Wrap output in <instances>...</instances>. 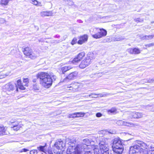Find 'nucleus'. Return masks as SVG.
<instances>
[{"mask_svg": "<svg viewBox=\"0 0 154 154\" xmlns=\"http://www.w3.org/2000/svg\"><path fill=\"white\" fill-rule=\"evenodd\" d=\"M79 59V58L77 57H76L73 60L72 62V63L73 64H76V63H78L81 60Z\"/></svg>", "mask_w": 154, "mask_h": 154, "instance_id": "nucleus-31", "label": "nucleus"}, {"mask_svg": "<svg viewBox=\"0 0 154 154\" xmlns=\"http://www.w3.org/2000/svg\"><path fill=\"white\" fill-rule=\"evenodd\" d=\"M38 151L36 149H33L30 151V154H37Z\"/></svg>", "mask_w": 154, "mask_h": 154, "instance_id": "nucleus-41", "label": "nucleus"}, {"mask_svg": "<svg viewBox=\"0 0 154 154\" xmlns=\"http://www.w3.org/2000/svg\"><path fill=\"white\" fill-rule=\"evenodd\" d=\"M127 51L131 54H134V49L132 48H129L127 49Z\"/></svg>", "mask_w": 154, "mask_h": 154, "instance_id": "nucleus-40", "label": "nucleus"}, {"mask_svg": "<svg viewBox=\"0 0 154 154\" xmlns=\"http://www.w3.org/2000/svg\"><path fill=\"white\" fill-rule=\"evenodd\" d=\"M112 149L114 152L116 154H121L124 150L122 143L119 138H115L112 140Z\"/></svg>", "mask_w": 154, "mask_h": 154, "instance_id": "nucleus-3", "label": "nucleus"}, {"mask_svg": "<svg viewBox=\"0 0 154 154\" xmlns=\"http://www.w3.org/2000/svg\"><path fill=\"white\" fill-rule=\"evenodd\" d=\"M30 2L35 5H37L38 3V2L36 0H31Z\"/></svg>", "mask_w": 154, "mask_h": 154, "instance_id": "nucleus-42", "label": "nucleus"}, {"mask_svg": "<svg viewBox=\"0 0 154 154\" xmlns=\"http://www.w3.org/2000/svg\"><path fill=\"white\" fill-rule=\"evenodd\" d=\"M37 78L40 79L41 83L43 86L48 88L51 85L53 80H55L56 77L52 74L49 75L46 72H41L37 74Z\"/></svg>", "mask_w": 154, "mask_h": 154, "instance_id": "nucleus-1", "label": "nucleus"}, {"mask_svg": "<svg viewBox=\"0 0 154 154\" xmlns=\"http://www.w3.org/2000/svg\"><path fill=\"white\" fill-rule=\"evenodd\" d=\"M117 124L120 125H125L130 126L132 125V124L129 122H125L122 120H119L117 121Z\"/></svg>", "mask_w": 154, "mask_h": 154, "instance_id": "nucleus-15", "label": "nucleus"}, {"mask_svg": "<svg viewBox=\"0 0 154 154\" xmlns=\"http://www.w3.org/2000/svg\"><path fill=\"white\" fill-rule=\"evenodd\" d=\"M117 110V109L115 107H112L110 109L107 110V112L109 114L116 113Z\"/></svg>", "mask_w": 154, "mask_h": 154, "instance_id": "nucleus-23", "label": "nucleus"}, {"mask_svg": "<svg viewBox=\"0 0 154 154\" xmlns=\"http://www.w3.org/2000/svg\"><path fill=\"white\" fill-rule=\"evenodd\" d=\"M47 146V144L45 143L44 146H40L39 147H38L37 148L40 151L43 152L45 153H47V152H45L46 150L45 149V147Z\"/></svg>", "mask_w": 154, "mask_h": 154, "instance_id": "nucleus-22", "label": "nucleus"}, {"mask_svg": "<svg viewBox=\"0 0 154 154\" xmlns=\"http://www.w3.org/2000/svg\"><path fill=\"white\" fill-rule=\"evenodd\" d=\"M9 1V0H1V4L5 5H7Z\"/></svg>", "mask_w": 154, "mask_h": 154, "instance_id": "nucleus-34", "label": "nucleus"}, {"mask_svg": "<svg viewBox=\"0 0 154 154\" xmlns=\"http://www.w3.org/2000/svg\"><path fill=\"white\" fill-rule=\"evenodd\" d=\"M5 21V20L4 19L2 18H0V23H4Z\"/></svg>", "mask_w": 154, "mask_h": 154, "instance_id": "nucleus-49", "label": "nucleus"}, {"mask_svg": "<svg viewBox=\"0 0 154 154\" xmlns=\"http://www.w3.org/2000/svg\"><path fill=\"white\" fill-rule=\"evenodd\" d=\"M45 152H47V153H46V154H53L52 151L50 150H46Z\"/></svg>", "mask_w": 154, "mask_h": 154, "instance_id": "nucleus-48", "label": "nucleus"}, {"mask_svg": "<svg viewBox=\"0 0 154 154\" xmlns=\"http://www.w3.org/2000/svg\"><path fill=\"white\" fill-rule=\"evenodd\" d=\"M88 38V36L86 35L80 37V39L78 41V43L80 45H82L85 42L87 41Z\"/></svg>", "mask_w": 154, "mask_h": 154, "instance_id": "nucleus-10", "label": "nucleus"}, {"mask_svg": "<svg viewBox=\"0 0 154 154\" xmlns=\"http://www.w3.org/2000/svg\"><path fill=\"white\" fill-rule=\"evenodd\" d=\"M143 49H146V48H145V47H144L143 48Z\"/></svg>", "mask_w": 154, "mask_h": 154, "instance_id": "nucleus-63", "label": "nucleus"}, {"mask_svg": "<svg viewBox=\"0 0 154 154\" xmlns=\"http://www.w3.org/2000/svg\"><path fill=\"white\" fill-rule=\"evenodd\" d=\"M111 41V39L110 37H108L105 38L102 41V42L105 43L107 42H109Z\"/></svg>", "mask_w": 154, "mask_h": 154, "instance_id": "nucleus-30", "label": "nucleus"}, {"mask_svg": "<svg viewBox=\"0 0 154 154\" xmlns=\"http://www.w3.org/2000/svg\"><path fill=\"white\" fill-rule=\"evenodd\" d=\"M102 114L100 112H98L96 114V116L97 117H100L102 116Z\"/></svg>", "mask_w": 154, "mask_h": 154, "instance_id": "nucleus-46", "label": "nucleus"}, {"mask_svg": "<svg viewBox=\"0 0 154 154\" xmlns=\"http://www.w3.org/2000/svg\"><path fill=\"white\" fill-rule=\"evenodd\" d=\"M154 46V43H152L145 45V46L146 47H150Z\"/></svg>", "mask_w": 154, "mask_h": 154, "instance_id": "nucleus-43", "label": "nucleus"}, {"mask_svg": "<svg viewBox=\"0 0 154 154\" xmlns=\"http://www.w3.org/2000/svg\"><path fill=\"white\" fill-rule=\"evenodd\" d=\"M152 109H154V106H152V108H151V111H152L153 112V111L152 110Z\"/></svg>", "mask_w": 154, "mask_h": 154, "instance_id": "nucleus-57", "label": "nucleus"}, {"mask_svg": "<svg viewBox=\"0 0 154 154\" xmlns=\"http://www.w3.org/2000/svg\"><path fill=\"white\" fill-rule=\"evenodd\" d=\"M74 4V2L71 1H69V2L68 3V5H72Z\"/></svg>", "mask_w": 154, "mask_h": 154, "instance_id": "nucleus-51", "label": "nucleus"}, {"mask_svg": "<svg viewBox=\"0 0 154 154\" xmlns=\"http://www.w3.org/2000/svg\"><path fill=\"white\" fill-rule=\"evenodd\" d=\"M10 73H7L4 75H0V79H2L8 76Z\"/></svg>", "mask_w": 154, "mask_h": 154, "instance_id": "nucleus-38", "label": "nucleus"}, {"mask_svg": "<svg viewBox=\"0 0 154 154\" xmlns=\"http://www.w3.org/2000/svg\"><path fill=\"white\" fill-rule=\"evenodd\" d=\"M77 74L78 72H74L70 73L66 78L69 80H72L76 77Z\"/></svg>", "mask_w": 154, "mask_h": 154, "instance_id": "nucleus-16", "label": "nucleus"}, {"mask_svg": "<svg viewBox=\"0 0 154 154\" xmlns=\"http://www.w3.org/2000/svg\"><path fill=\"white\" fill-rule=\"evenodd\" d=\"M33 82H36V80H35V79L33 80Z\"/></svg>", "mask_w": 154, "mask_h": 154, "instance_id": "nucleus-61", "label": "nucleus"}, {"mask_svg": "<svg viewBox=\"0 0 154 154\" xmlns=\"http://www.w3.org/2000/svg\"><path fill=\"white\" fill-rule=\"evenodd\" d=\"M53 14L51 11H42L41 12L40 14L42 17H44L46 16H51L53 15Z\"/></svg>", "mask_w": 154, "mask_h": 154, "instance_id": "nucleus-18", "label": "nucleus"}, {"mask_svg": "<svg viewBox=\"0 0 154 154\" xmlns=\"http://www.w3.org/2000/svg\"><path fill=\"white\" fill-rule=\"evenodd\" d=\"M18 87L19 89H20L21 90H24L25 89V88L23 85H22L20 86H19V87Z\"/></svg>", "mask_w": 154, "mask_h": 154, "instance_id": "nucleus-47", "label": "nucleus"}, {"mask_svg": "<svg viewBox=\"0 0 154 154\" xmlns=\"http://www.w3.org/2000/svg\"><path fill=\"white\" fill-rule=\"evenodd\" d=\"M99 31L100 34L101 35V38L105 36L107 34V31L105 29H99Z\"/></svg>", "mask_w": 154, "mask_h": 154, "instance_id": "nucleus-25", "label": "nucleus"}, {"mask_svg": "<svg viewBox=\"0 0 154 154\" xmlns=\"http://www.w3.org/2000/svg\"><path fill=\"white\" fill-rule=\"evenodd\" d=\"M134 54H139L140 53V51L138 48H133Z\"/></svg>", "mask_w": 154, "mask_h": 154, "instance_id": "nucleus-32", "label": "nucleus"}, {"mask_svg": "<svg viewBox=\"0 0 154 154\" xmlns=\"http://www.w3.org/2000/svg\"><path fill=\"white\" fill-rule=\"evenodd\" d=\"M125 39L124 37V36H119L118 37H116L115 38V39L114 41H119L121 40H122Z\"/></svg>", "mask_w": 154, "mask_h": 154, "instance_id": "nucleus-33", "label": "nucleus"}, {"mask_svg": "<svg viewBox=\"0 0 154 154\" xmlns=\"http://www.w3.org/2000/svg\"><path fill=\"white\" fill-rule=\"evenodd\" d=\"M23 81L24 83H25V85L27 86V84L29 82V79L27 78H24L23 79Z\"/></svg>", "mask_w": 154, "mask_h": 154, "instance_id": "nucleus-37", "label": "nucleus"}, {"mask_svg": "<svg viewBox=\"0 0 154 154\" xmlns=\"http://www.w3.org/2000/svg\"><path fill=\"white\" fill-rule=\"evenodd\" d=\"M3 88L4 91L6 92L8 94H11L12 92L15 89V87L11 82H9L5 84Z\"/></svg>", "mask_w": 154, "mask_h": 154, "instance_id": "nucleus-5", "label": "nucleus"}, {"mask_svg": "<svg viewBox=\"0 0 154 154\" xmlns=\"http://www.w3.org/2000/svg\"><path fill=\"white\" fill-rule=\"evenodd\" d=\"M152 110L153 111H154V109H152Z\"/></svg>", "mask_w": 154, "mask_h": 154, "instance_id": "nucleus-64", "label": "nucleus"}, {"mask_svg": "<svg viewBox=\"0 0 154 154\" xmlns=\"http://www.w3.org/2000/svg\"><path fill=\"white\" fill-rule=\"evenodd\" d=\"M99 145L100 149H94V154H109L108 145L106 142L101 141Z\"/></svg>", "mask_w": 154, "mask_h": 154, "instance_id": "nucleus-4", "label": "nucleus"}, {"mask_svg": "<svg viewBox=\"0 0 154 154\" xmlns=\"http://www.w3.org/2000/svg\"><path fill=\"white\" fill-rule=\"evenodd\" d=\"M109 133H110V134H113V132L112 131V132H109Z\"/></svg>", "mask_w": 154, "mask_h": 154, "instance_id": "nucleus-58", "label": "nucleus"}, {"mask_svg": "<svg viewBox=\"0 0 154 154\" xmlns=\"http://www.w3.org/2000/svg\"><path fill=\"white\" fill-rule=\"evenodd\" d=\"M144 150H143L142 151V154H148L147 152L146 151H145V152L144 151Z\"/></svg>", "mask_w": 154, "mask_h": 154, "instance_id": "nucleus-54", "label": "nucleus"}, {"mask_svg": "<svg viewBox=\"0 0 154 154\" xmlns=\"http://www.w3.org/2000/svg\"><path fill=\"white\" fill-rule=\"evenodd\" d=\"M67 37V36L66 35H65L63 37V40H65V39Z\"/></svg>", "mask_w": 154, "mask_h": 154, "instance_id": "nucleus-55", "label": "nucleus"}, {"mask_svg": "<svg viewBox=\"0 0 154 154\" xmlns=\"http://www.w3.org/2000/svg\"><path fill=\"white\" fill-rule=\"evenodd\" d=\"M143 80L145 81L144 82H147L150 83H152L154 82V79H149L148 80H147L146 79H144Z\"/></svg>", "mask_w": 154, "mask_h": 154, "instance_id": "nucleus-39", "label": "nucleus"}, {"mask_svg": "<svg viewBox=\"0 0 154 154\" xmlns=\"http://www.w3.org/2000/svg\"><path fill=\"white\" fill-rule=\"evenodd\" d=\"M154 23V21H152L151 22V23Z\"/></svg>", "mask_w": 154, "mask_h": 154, "instance_id": "nucleus-62", "label": "nucleus"}, {"mask_svg": "<svg viewBox=\"0 0 154 154\" xmlns=\"http://www.w3.org/2000/svg\"><path fill=\"white\" fill-rule=\"evenodd\" d=\"M83 144H78L75 147V152L76 154H81V152L83 151Z\"/></svg>", "mask_w": 154, "mask_h": 154, "instance_id": "nucleus-9", "label": "nucleus"}, {"mask_svg": "<svg viewBox=\"0 0 154 154\" xmlns=\"http://www.w3.org/2000/svg\"><path fill=\"white\" fill-rule=\"evenodd\" d=\"M85 53L84 52H82L79 53L77 57L79 58V60H81L82 59V58L85 56Z\"/></svg>", "mask_w": 154, "mask_h": 154, "instance_id": "nucleus-28", "label": "nucleus"}, {"mask_svg": "<svg viewBox=\"0 0 154 154\" xmlns=\"http://www.w3.org/2000/svg\"><path fill=\"white\" fill-rule=\"evenodd\" d=\"M66 154H76V153L75 152V151H73V152H71L70 151H67L66 152Z\"/></svg>", "mask_w": 154, "mask_h": 154, "instance_id": "nucleus-45", "label": "nucleus"}, {"mask_svg": "<svg viewBox=\"0 0 154 154\" xmlns=\"http://www.w3.org/2000/svg\"><path fill=\"white\" fill-rule=\"evenodd\" d=\"M91 147L88 148H84L83 151L84 152V154H91L92 153V149Z\"/></svg>", "mask_w": 154, "mask_h": 154, "instance_id": "nucleus-21", "label": "nucleus"}, {"mask_svg": "<svg viewBox=\"0 0 154 154\" xmlns=\"http://www.w3.org/2000/svg\"><path fill=\"white\" fill-rule=\"evenodd\" d=\"M109 94H96L94 93H91L88 96H85V97H91L92 98H96L97 97L96 96H99L100 97H103L106 96Z\"/></svg>", "mask_w": 154, "mask_h": 154, "instance_id": "nucleus-11", "label": "nucleus"}, {"mask_svg": "<svg viewBox=\"0 0 154 154\" xmlns=\"http://www.w3.org/2000/svg\"><path fill=\"white\" fill-rule=\"evenodd\" d=\"M151 28V27L150 26H147V27L145 28L150 29Z\"/></svg>", "mask_w": 154, "mask_h": 154, "instance_id": "nucleus-56", "label": "nucleus"}, {"mask_svg": "<svg viewBox=\"0 0 154 154\" xmlns=\"http://www.w3.org/2000/svg\"><path fill=\"white\" fill-rule=\"evenodd\" d=\"M147 146L150 147H148L146 149H147V150H149V151H151L152 152L151 153V154H154V147H152L151 146L147 144Z\"/></svg>", "mask_w": 154, "mask_h": 154, "instance_id": "nucleus-27", "label": "nucleus"}, {"mask_svg": "<svg viewBox=\"0 0 154 154\" xmlns=\"http://www.w3.org/2000/svg\"><path fill=\"white\" fill-rule=\"evenodd\" d=\"M82 61L83 62H84V63H85V64L86 65V66H87L89 65V64H88L87 63V62L84 60H82Z\"/></svg>", "mask_w": 154, "mask_h": 154, "instance_id": "nucleus-52", "label": "nucleus"}, {"mask_svg": "<svg viewBox=\"0 0 154 154\" xmlns=\"http://www.w3.org/2000/svg\"><path fill=\"white\" fill-rule=\"evenodd\" d=\"M71 68L69 66H65L61 68V69L63 74L66 72L67 71L70 69Z\"/></svg>", "mask_w": 154, "mask_h": 154, "instance_id": "nucleus-24", "label": "nucleus"}, {"mask_svg": "<svg viewBox=\"0 0 154 154\" xmlns=\"http://www.w3.org/2000/svg\"><path fill=\"white\" fill-rule=\"evenodd\" d=\"M154 36V35H140L139 37L140 39L142 40H149L152 39Z\"/></svg>", "mask_w": 154, "mask_h": 154, "instance_id": "nucleus-14", "label": "nucleus"}, {"mask_svg": "<svg viewBox=\"0 0 154 154\" xmlns=\"http://www.w3.org/2000/svg\"><path fill=\"white\" fill-rule=\"evenodd\" d=\"M21 85V81L20 80H18L17 81V84H15V88H16V91H18V88L19 86Z\"/></svg>", "mask_w": 154, "mask_h": 154, "instance_id": "nucleus-29", "label": "nucleus"}, {"mask_svg": "<svg viewBox=\"0 0 154 154\" xmlns=\"http://www.w3.org/2000/svg\"><path fill=\"white\" fill-rule=\"evenodd\" d=\"M148 147V146H147L146 143L141 141L137 140L130 147L129 154H142L143 150H145Z\"/></svg>", "mask_w": 154, "mask_h": 154, "instance_id": "nucleus-2", "label": "nucleus"}, {"mask_svg": "<svg viewBox=\"0 0 154 154\" xmlns=\"http://www.w3.org/2000/svg\"><path fill=\"white\" fill-rule=\"evenodd\" d=\"M101 35L100 34V32L99 31L97 32L95 34L92 35V36L96 39L99 38H101Z\"/></svg>", "mask_w": 154, "mask_h": 154, "instance_id": "nucleus-26", "label": "nucleus"}, {"mask_svg": "<svg viewBox=\"0 0 154 154\" xmlns=\"http://www.w3.org/2000/svg\"><path fill=\"white\" fill-rule=\"evenodd\" d=\"M23 52L26 56L32 59H34L37 56L36 55L32 52V49L29 47H26L24 48Z\"/></svg>", "mask_w": 154, "mask_h": 154, "instance_id": "nucleus-6", "label": "nucleus"}, {"mask_svg": "<svg viewBox=\"0 0 154 154\" xmlns=\"http://www.w3.org/2000/svg\"><path fill=\"white\" fill-rule=\"evenodd\" d=\"M69 88H70L69 89L70 90H71L72 89V87H69Z\"/></svg>", "mask_w": 154, "mask_h": 154, "instance_id": "nucleus-60", "label": "nucleus"}, {"mask_svg": "<svg viewBox=\"0 0 154 154\" xmlns=\"http://www.w3.org/2000/svg\"><path fill=\"white\" fill-rule=\"evenodd\" d=\"M11 125L12 126L11 128H13L14 131H17L22 126V125L16 120L14 121V120H11Z\"/></svg>", "mask_w": 154, "mask_h": 154, "instance_id": "nucleus-7", "label": "nucleus"}, {"mask_svg": "<svg viewBox=\"0 0 154 154\" xmlns=\"http://www.w3.org/2000/svg\"><path fill=\"white\" fill-rule=\"evenodd\" d=\"M90 143L88 139H85L83 140V143L82 144H83L84 148H88L91 147L89 145Z\"/></svg>", "mask_w": 154, "mask_h": 154, "instance_id": "nucleus-17", "label": "nucleus"}, {"mask_svg": "<svg viewBox=\"0 0 154 154\" xmlns=\"http://www.w3.org/2000/svg\"><path fill=\"white\" fill-rule=\"evenodd\" d=\"M7 128L4 126H0V136L7 134L6 130Z\"/></svg>", "mask_w": 154, "mask_h": 154, "instance_id": "nucleus-20", "label": "nucleus"}, {"mask_svg": "<svg viewBox=\"0 0 154 154\" xmlns=\"http://www.w3.org/2000/svg\"><path fill=\"white\" fill-rule=\"evenodd\" d=\"M134 20L137 23L138 22L142 23L143 21V19H140V18H137L134 19Z\"/></svg>", "mask_w": 154, "mask_h": 154, "instance_id": "nucleus-36", "label": "nucleus"}, {"mask_svg": "<svg viewBox=\"0 0 154 154\" xmlns=\"http://www.w3.org/2000/svg\"><path fill=\"white\" fill-rule=\"evenodd\" d=\"M79 23H82V21L81 20H79Z\"/></svg>", "mask_w": 154, "mask_h": 154, "instance_id": "nucleus-59", "label": "nucleus"}, {"mask_svg": "<svg viewBox=\"0 0 154 154\" xmlns=\"http://www.w3.org/2000/svg\"><path fill=\"white\" fill-rule=\"evenodd\" d=\"M93 54H92L88 55L86 57V58L84 60L89 65L91 63V60H93V58L92 57Z\"/></svg>", "mask_w": 154, "mask_h": 154, "instance_id": "nucleus-19", "label": "nucleus"}, {"mask_svg": "<svg viewBox=\"0 0 154 154\" xmlns=\"http://www.w3.org/2000/svg\"><path fill=\"white\" fill-rule=\"evenodd\" d=\"M29 150L27 149H26V148H23L20 151V152H26L27 151H28Z\"/></svg>", "mask_w": 154, "mask_h": 154, "instance_id": "nucleus-50", "label": "nucleus"}, {"mask_svg": "<svg viewBox=\"0 0 154 154\" xmlns=\"http://www.w3.org/2000/svg\"><path fill=\"white\" fill-rule=\"evenodd\" d=\"M77 42V39L76 38H73V40H72L71 42V44L73 45L75 44Z\"/></svg>", "mask_w": 154, "mask_h": 154, "instance_id": "nucleus-44", "label": "nucleus"}, {"mask_svg": "<svg viewBox=\"0 0 154 154\" xmlns=\"http://www.w3.org/2000/svg\"><path fill=\"white\" fill-rule=\"evenodd\" d=\"M85 114L82 112H75L73 114H70L69 117L70 118L76 117H82L84 116Z\"/></svg>", "mask_w": 154, "mask_h": 154, "instance_id": "nucleus-13", "label": "nucleus"}, {"mask_svg": "<svg viewBox=\"0 0 154 154\" xmlns=\"http://www.w3.org/2000/svg\"><path fill=\"white\" fill-rule=\"evenodd\" d=\"M37 5L38 6H42V5L41 3L40 2H38V5Z\"/></svg>", "mask_w": 154, "mask_h": 154, "instance_id": "nucleus-53", "label": "nucleus"}, {"mask_svg": "<svg viewBox=\"0 0 154 154\" xmlns=\"http://www.w3.org/2000/svg\"><path fill=\"white\" fill-rule=\"evenodd\" d=\"M84 62L82 61L81 62L80 64L79 65V67L80 68L82 69H83L86 67L87 66L85 64Z\"/></svg>", "mask_w": 154, "mask_h": 154, "instance_id": "nucleus-35", "label": "nucleus"}, {"mask_svg": "<svg viewBox=\"0 0 154 154\" xmlns=\"http://www.w3.org/2000/svg\"><path fill=\"white\" fill-rule=\"evenodd\" d=\"M143 115L141 112H132L131 116L134 118L139 119L143 117Z\"/></svg>", "mask_w": 154, "mask_h": 154, "instance_id": "nucleus-12", "label": "nucleus"}, {"mask_svg": "<svg viewBox=\"0 0 154 154\" xmlns=\"http://www.w3.org/2000/svg\"><path fill=\"white\" fill-rule=\"evenodd\" d=\"M63 146L64 144L61 139L57 140L54 144V146L57 149L61 150L62 149Z\"/></svg>", "mask_w": 154, "mask_h": 154, "instance_id": "nucleus-8", "label": "nucleus"}]
</instances>
